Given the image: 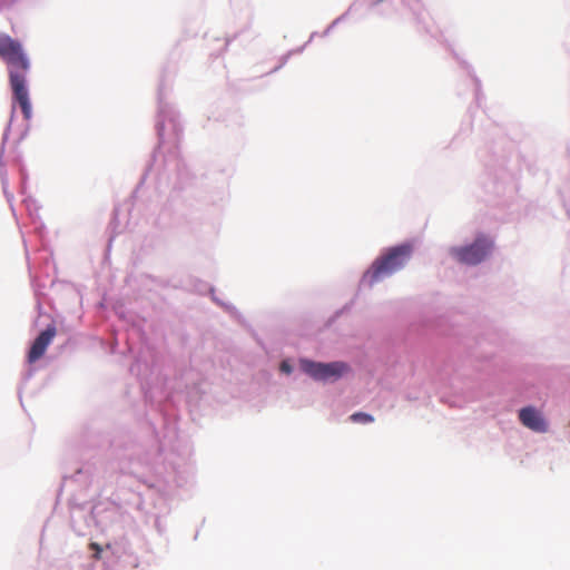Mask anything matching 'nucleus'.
<instances>
[{"label": "nucleus", "mask_w": 570, "mask_h": 570, "mask_svg": "<svg viewBox=\"0 0 570 570\" xmlns=\"http://www.w3.org/2000/svg\"><path fill=\"white\" fill-rule=\"evenodd\" d=\"M301 368L311 377L320 381L338 379L347 371L343 362L318 363L309 360H301Z\"/></svg>", "instance_id": "4"}, {"label": "nucleus", "mask_w": 570, "mask_h": 570, "mask_svg": "<svg viewBox=\"0 0 570 570\" xmlns=\"http://www.w3.org/2000/svg\"><path fill=\"white\" fill-rule=\"evenodd\" d=\"M0 58L7 66L12 99L19 105L24 119L29 120L32 116L27 87V76L31 68L30 58L20 41L4 33L0 35Z\"/></svg>", "instance_id": "1"}, {"label": "nucleus", "mask_w": 570, "mask_h": 570, "mask_svg": "<svg viewBox=\"0 0 570 570\" xmlns=\"http://www.w3.org/2000/svg\"><path fill=\"white\" fill-rule=\"evenodd\" d=\"M492 248V239L481 235L471 245L452 247L450 254L462 264L476 265L490 255Z\"/></svg>", "instance_id": "3"}, {"label": "nucleus", "mask_w": 570, "mask_h": 570, "mask_svg": "<svg viewBox=\"0 0 570 570\" xmlns=\"http://www.w3.org/2000/svg\"><path fill=\"white\" fill-rule=\"evenodd\" d=\"M281 371L286 374H289L292 372V366L286 361H284L281 364Z\"/></svg>", "instance_id": "9"}, {"label": "nucleus", "mask_w": 570, "mask_h": 570, "mask_svg": "<svg viewBox=\"0 0 570 570\" xmlns=\"http://www.w3.org/2000/svg\"><path fill=\"white\" fill-rule=\"evenodd\" d=\"M520 422L528 429L544 433L548 431V423L540 411L533 406H527L519 411Z\"/></svg>", "instance_id": "6"}, {"label": "nucleus", "mask_w": 570, "mask_h": 570, "mask_svg": "<svg viewBox=\"0 0 570 570\" xmlns=\"http://www.w3.org/2000/svg\"><path fill=\"white\" fill-rule=\"evenodd\" d=\"M57 334V330L55 325H49L45 331H42L33 341L29 353H28V362L35 363L40 357L43 356V354L47 351V347L52 342L53 337Z\"/></svg>", "instance_id": "5"}, {"label": "nucleus", "mask_w": 570, "mask_h": 570, "mask_svg": "<svg viewBox=\"0 0 570 570\" xmlns=\"http://www.w3.org/2000/svg\"><path fill=\"white\" fill-rule=\"evenodd\" d=\"M350 420L354 423L367 424L374 422V417L371 414L364 412H356L350 416Z\"/></svg>", "instance_id": "7"}, {"label": "nucleus", "mask_w": 570, "mask_h": 570, "mask_svg": "<svg viewBox=\"0 0 570 570\" xmlns=\"http://www.w3.org/2000/svg\"><path fill=\"white\" fill-rule=\"evenodd\" d=\"M412 253L413 245L410 243L387 248L373 262L371 267L364 274L363 281L372 286L383 278L394 274L406 265Z\"/></svg>", "instance_id": "2"}, {"label": "nucleus", "mask_w": 570, "mask_h": 570, "mask_svg": "<svg viewBox=\"0 0 570 570\" xmlns=\"http://www.w3.org/2000/svg\"><path fill=\"white\" fill-rule=\"evenodd\" d=\"M89 548L95 551L94 558L96 560H100L101 559V551H102L100 544L97 543V542H91L89 544Z\"/></svg>", "instance_id": "8"}]
</instances>
